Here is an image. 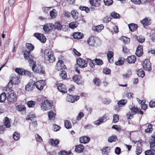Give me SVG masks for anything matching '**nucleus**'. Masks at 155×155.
<instances>
[{"mask_svg": "<svg viewBox=\"0 0 155 155\" xmlns=\"http://www.w3.org/2000/svg\"><path fill=\"white\" fill-rule=\"evenodd\" d=\"M111 102V100L109 98H104L103 99L102 102L104 104H108Z\"/></svg>", "mask_w": 155, "mask_h": 155, "instance_id": "56", "label": "nucleus"}, {"mask_svg": "<svg viewBox=\"0 0 155 155\" xmlns=\"http://www.w3.org/2000/svg\"><path fill=\"white\" fill-rule=\"evenodd\" d=\"M142 152L141 147L140 146H137V147L136 153L137 155H139Z\"/></svg>", "mask_w": 155, "mask_h": 155, "instance_id": "53", "label": "nucleus"}, {"mask_svg": "<svg viewBox=\"0 0 155 155\" xmlns=\"http://www.w3.org/2000/svg\"><path fill=\"white\" fill-rule=\"evenodd\" d=\"M35 140L37 142H42L43 140L41 137L38 134H36L35 135Z\"/></svg>", "mask_w": 155, "mask_h": 155, "instance_id": "52", "label": "nucleus"}, {"mask_svg": "<svg viewBox=\"0 0 155 155\" xmlns=\"http://www.w3.org/2000/svg\"><path fill=\"white\" fill-rule=\"evenodd\" d=\"M143 66L145 70L150 71L151 70V64L148 59H146L144 61Z\"/></svg>", "mask_w": 155, "mask_h": 155, "instance_id": "10", "label": "nucleus"}, {"mask_svg": "<svg viewBox=\"0 0 155 155\" xmlns=\"http://www.w3.org/2000/svg\"><path fill=\"white\" fill-rule=\"evenodd\" d=\"M135 54L138 57H140L143 55V49L142 45H139L137 46Z\"/></svg>", "mask_w": 155, "mask_h": 155, "instance_id": "18", "label": "nucleus"}, {"mask_svg": "<svg viewBox=\"0 0 155 155\" xmlns=\"http://www.w3.org/2000/svg\"><path fill=\"white\" fill-rule=\"evenodd\" d=\"M87 63H88L90 66L91 68H94V60H93L92 61L89 58H87Z\"/></svg>", "mask_w": 155, "mask_h": 155, "instance_id": "49", "label": "nucleus"}, {"mask_svg": "<svg viewBox=\"0 0 155 155\" xmlns=\"http://www.w3.org/2000/svg\"><path fill=\"white\" fill-rule=\"evenodd\" d=\"M131 75V71L130 70L127 71L126 74H123V76L124 78H126L130 77Z\"/></svg>", "mask_w": 155, "mask_h": 155, "instance_id": "55", "label": "nucleus"}, {"mask_svg": "<svg viewBox=\"0 0 155 155\" xmlns=\"http://www.w3.org/2000/svg\"><path fill=\"white\" fill-rule=\"evenodd\" d=\"M62 25L60 22H55L54 24L53 25V26H54L55 28L57 29L58 30H61L62 27Z\"/></svg>", "mask_w": 155, "mask_h": 155, "instance_id": "35", "label": "nucleus"}, {"mask_svg": "<svg viewBox=\"0 0 155 155\" xmlns=\"http://www.w3.org/2000/svg\"><path fill=\"white\" fill-rule=\"evenodd\" d=\"M64 126L65 127L68 129L71 127V123L68 120H66L64 121Z\"/></svg>", "mask_w": 155, "mask_h": 155, "instance_id": "50", "label": "nucleus"}, {"mask_svg": "<svg viewBox=\"0 0 155 155\" xmlns=\"http://www.w3.org/2000/svg\"><path fill=\"white\" fill-rule=\"evenodd\" d=\"M90 138L86 136L82 137L80 138V141L81 143H86L89 142Z\"/></svg>", "mask_w": 155, "mask_h": 155, "instance_id": "23", "label": "nucleus"}, {"mask_svg": "<svg viewBox=\"0 0 155 155\" xmlns=\"http://www.w3.org/2000/svg\"><path fill=\"white\" fill-rule=\"evenodd\" d=\"M119 120V116L117 114H115L113 115V122L116 123Z\"/></svg>", "mask_w": 155, "mask_h": 155, "instance_id": "58", "label": "nucleus"}, {"mask_svg": "<svg viewBox=\"0 0 155 155\" xmlns=\"http://www.w3.org/2000/svg\"><path fill=\"white\" fill-rule=\"evenodd\" d=\"M51 105V104L48 101H45L41 104V109L43 110H46L50 108Z\"/></svg>", "mask_w": 155, "mask_h": 155, "instance_id": "8", "label": "nucleus"}, {"mask_svg": "<svg viewBox=\"0 0 155 155\" xmlns=\"http://www.w3.org/2000/svg\"><path fill=\"white\" fill-rule=\"evenodd\" d=\"M150 19L147 18H145L142 20L141 21V22L143 24L144 27L146 25H149L150 24Z\"/></svg>", "mask_w": 155, "mask_h": 155, "instance_id": "29", "label": "nucleus"}, {"mask_svg": "<svg viewBox=\"0 0 155 155\" xmlns=\"http://www.w3.org/2000/svg\"><path fill=\"white\" fill-rule=\"evenodd\" d=\"M84 149V147L83 145L80 144L76 147L75 151L78 153H81L83 152Z\"/></svg>", "mask_w": 155, "mask_h": 155, "instance_id": "28", "label": "nucleus"}, {"mask_svg": "<svg viewBox=\"0 0 155 155\" xmlns=\"http://www.w3.org/2000/svg\"><path fill=\"white\" fill-rule=\"evenodd\" d=\"M152 137V141L150 143V146L151 150L146 151L145 152V155H154V153L152 151L155 153V133Z\"/></svg>", "mask_w": 155, "mask_h": 155, "instance_id": "3", "label": "nucleus"}, {"mask_svg": "<svg viewBox=\"0 0 155 155\" xmlns=\"http://www.w3.org/2000/svg\"><path fill=\"white\" fill-rule=\"evenodd\" d=\"M53 24H47L45 25L43 27V29L45 31L48 32L52 28Z\"/></svg>", "mask_w": 155, "mask_h": 155, "instance_id": "31", "label": "nucleus"}, {"mask_svg": "<svg viewBox=\"0 0 155 155\" xmlns=\"http://www.w3.org/2000/svg\"><path fill=\"white\" fill-rule=\"evenodd\" d=\"M104 1L105 5L107 6L112 5L113 2L112 0H104Z\"/></svg>", "mask_w": 155, "mask_h": 155, "instance_id": "59", "label": "nucleus"}, {"mask_svg": "<svg viewBox=\"0 0 155 155\" xmlns=\"http://www.w3.org/2000/svg\"><path fill=\"white\" fill-rule=\"evenodd\" d=\"M102 154L104 155H108V154L110 152L109 147H106L104 148L102 150Z\"/></svg>", "mask_w": 155, "mask_h": 155, "instance_id": "40", "label": "nucleus"}, {"mask_svg": "<svg viewBox=\"0 0 155 155\" xmlns=\"http://www.w3.org/2000/svg\"><path fill=\"white\" fill-rule=\"evenodd\" d=\"M35 86L39 90H41L45 85V82L43 80H40L35 83Z\"/></svg>", "mask_w": 155, "mask_h": 155, "instance_id": "12", "label": "nucleus"}, {"mask_svg": "<svg viewBox=\"0 0 155 155\" xmlns=\"http://www.w3.org/2000/svg\"><path fill=\"white\" fill-rule=\"evenodd\" d=\"M131 112H129L127 114V116L128 117V119H130L133 117V115L137 113L138 114H142L143 112L141 110H139L138 109L133 106L130 108Z\"/></svg>", "mask_w": 155, "mask_h": 155, "instance_id": "7", "label": "nucleus"}, {"mask_svg": "<svg viewBox=\"0 0 155 155\" xmlns=\"http://www.w3.org/2000/svg\"><path fill=\"white\" fill-rule=\"evenodd\" d=\"M94 62L95 64L97 65H101L103 64V61L100 59H96L94 60Z\"/></svg>", "mask_w": 155, "mask_h": 155, "instance_id": "47", "label": "nucleus"}, {"mask_svg": "<svg viewBox=\"0 0 155 155\" xmlns=\"http://www.w3.org/2000/svg\"><path fill=\"white\" fill-rule=\"evenodd\" d=\"M7 94V100L9 103H13L15 101L17 100L16 94L14 93L13 90H7L6 91Z\"/></svg>", "mask_w": 155, "mask_h": 155, "instance_id": "6", "label": "nucleus"}, {"mask_svg": "<svg viewBox=\"0 0 155 155\" xmlns=\"http://www.w3.org/2000/svg\"><path fill=\"white\" fill-rule=\"evenodd\" d=\"M127 102V101L126 100H122L118 102L117 104L119 106L121 107L125 106Z\"/></svg>", "mask_w": 155, "mask_h": 155, "instance_id": "38", "label": "nucleus"}, {"mask_svg": "<svg viewBox=\"0 0 155 155\" xmlns=\"http://www.w3.org/2000/svg\"><path fill=\"white\" fill-rule=\"evenodd\" d=\"M13 84H14L13 83V82L12 81H10V80L9 82L6 86L7 87V88L6 89V91H7V90H9V89H10V90H12L11 88Z\"/></svg>", "mask_w": 155, "mask_h": 155, "instance_id": "60", "label": "nucleus"}, {"mask_svg": "<svg viewBox=\"0 0 155 155\" xmlns=\"http://www.w3.org/2000/svg\"><path fill=\"white\" fill-rule=\"evenodd\" d=\"M106 118L107 117L104 115L102 117L95 121L94 124L96 125H99L103 123L106 121L107 120Z\"/></svg>", "mask_w": 155, "mask_h": 155, "instance_id": "20", "label": "nucleus"}, {"mask_svg": "<svg viewBox=\"0 0 155 155\" xmlns=\"http://www.w3.org/2000/svg\"><path fill=\"white\" fill-rule=\"evenodd\" d=\"M136 60V57L134 55L130 56L126 59L127 61L129 64L134 63Z\"/></svg>", "mask_w": 155, "mask_h": 155, "instance_id": "22", "label": "nucleus"}, {"mask_svg": "<svg viewBox=\"0 0 155 155\" xmlns=\"http://www.w3.org/2000/svg\"><path fill=\"white\" fill-rule=\"evenodd\" d=\"M78 24V23L76 21L72 22L70 23L69 26L71 28L73 29L76 27Z\"/></svg>", "mask_w": 155, "mask_h": 155, "instance_id": "45", "label": "nucleus"}, {"mask_svg": "<svg viewBox=\"0 0 155 155\" xmlns=\"http://www.w3.org/2000/svg\"><path fill=\"white\" fill-rule=\"evenodd\" d=\"M13 137L15 140L17 141L19 139L20 135L18 133L15 132L13 134Z\"/></svg>", "mask_w": 155, "mask_h": 155, "instance_id": "48", "label": "nucleus"}, {"mask_svg": "<svg viewBox=\"0 0 155 155\" xmlns=\"http://www.w3.org/2000/svg\"><path fill=\"white\" fill-rule=\"evenodd\" d=\"M73 38L77 39H82L84 37L83 34L79 32H75L73 35Z\"/></svg>", "mask_w": 155, "mask_h": 155, "instance_id": "24", "label": "nucleus"}, {"mask_svg": "<svg viewBox=\"0 0 155 155\" xmlns=\"http://www.w3.org/2000/svg\"><path fill=\"white\" fill-rule=\"evenodd\" d=\"M137 40L139 42L142 43L145 40V38L143 36H139L137 37Z\"/></svg>", "mask_w": 155, "mask_h": 155, "instance_id": "54", "label": "nucleus"}, {"mask_svg": "<svg viewBox=\"0 0 155 155\" xmlns=\"http://www.w3.org/2000/svg\"><path fill=\"white\" fill-rule=\"evenodd\" d=\"M10 81H12L14 84H18L20 83L19 77L13 75L10 78Z\"/></svg>", "mask_w": 155, "mask_h": 155, "instance_id": "19", "label": "nucleus"}, {"mask_svg": "<svg viewBox=\"0 0 155 155\" xmlns=\"http://www.w3.org/2000/svg\"><path fill=\"white\" fill-rule=\"evenodd\" d=\"M94 84L97 86H99L100 84V81L99 79L95 78L93 80Z\"/></svg>", "mask_w": 155, "mask_h": 155, "instance_id": "63", "label": "nucleus"}, {"mask_svg": "<svg viewBox=\"0 0 155 155\" xmlns=\"http://www.w3.org/2000/svg\"><path fill=\"white\" fill-rule=\"evenodd\" d=\"M88 44L91 46L97 47L100 46L101 44V41L97 37L91 36L87 41Z\"/></svg>", "mask_w": 155, "mask_h": 155, "instance_id": "4", "label": "nucleus"}, {"mask_svg": "<svg viewBox=\"0 0 155 155\" xmlns=\"http://www.w3.org/2000/svg\"><path fill=\"white\" fill-rule=\"evenodd\" d=\"M60 77L63 79H65L67 76V74L65 71H62L60 74Z\"/></svg>", "mask_w": 155, "mask_h": 155, "instance_id": "62", "label": "nucleus"}, {"mask_svg": "<svg viewBox=\"0 0 155 155\" xmlns=\"http://www.w3.org/2000/svg\"><path fill=\"white\" fill-rule=\"evenodd\" d=\"M26 50L24 53L25 58L28 61L34 59V57L30 54V52L34 49L33 45L30 43H27L26 45Z\"/></svg>", "mask_w": 155, "mask_h": 155, "instance_id": "2", "label": "nucleus"}, {"mask_svg": "<svg viewBox=\"0 0 155 155\" xmlns=\"http://www.w3.org/2000/svg\"><path fill=\"white\" fill-rule=\"evenodd\" d=\"M44 55L45 59L49 62L52 63L55 61V58L52 51L50 50L46 49L44 51Z\"/></svg>", "mask_w": 155, "mask_h": 155, "instance_id": "5", "label": "nucleus"}, {"mask_svg": "<svg viewBox=\"0 0 155 155\" xmlns=\"http://www.w3.org/2000/svg\"><path fill=\"white\" fill-rule=\"evenodd\" d=\"M111 16L114 18H120V15L115 12H112L110 14Z\"/></svg>", "mask_w": 155, "mask_h": 155, "instance_id": "51", "label": "nucleus"}, {"mask_svg": "<svg viewBox=\"0 0 155 155\" xmlns=\"http://www.w3.org/2000/svg\"><path fill=\"white\" fill-rule=\"evenodd\" d=\"M57 88L58 90L63 93H66L67 91V89L65 85L61 83L57 84Z\"/></svg>", "mask_w": 155, "mask_h": 155, "instance_id": "13", "label": "nucleus"}, {"mask_svg": "<svg viewBox=\"0 0 155 155\" xmlns=\"http://www.w3.org/2000/svg\"><path fill=\"white\" fill-rule=\"evenodd\" d=\"M113 53L111 51H109L107 54V58L108 61L110 63H112L113 62Z\"/></svg>", "mask_w": 155, "mask_h": 155, "instance_id": "27", "label": "nucleus"}, {"mask_svg": "<svg viewBox=\"0 0 155 155\" xmlns=\"http://www.w3.org/2000/svg\"><path fill=\"white\" fill-rule=\"evenodd\" d=\"M27 104L29 107H35L36 102L34 101H28Z\"/></svg>", "mask_w": 155, "mask_h": 155, "instance_id": "41", "label": "nucleus"}, {"mask_svg": "<svg viewBox=\"0 0 155 155\" xmlns=\"http://www.w3.org/2000/svg\"><path fill=\"white\" fill-rule=\"evenodd\" d=\"M121 39L124 43L126 44L129 43L130 40V38L125 36L122 37L121 38Z\"/></svg>", "mask_w": 155, "mask_h": 155, "instance_id": "39", "label": "nucleus"}, {"mask_svg": "<svg viewBox=\"0 0 155 155\" xmlns=\"http://www.w3.org/2000/svg\"><path fill=\"white\" fill-rule=\"evenodd\" d=\"M80 9L82 11H85L87 12H88L89 11V9L88 8L85 6L79 7Z\"/></svg>", "mask_w": 155, "mask_h": 155, "instance_id": "61", "label": "nucleus"}, {"mask_svg": "<svg viewBox=\"0 0 155 155\" xmlns=\"http://www.w3.org/2000/svg\"><path fill=\"white\" fill-rule=\"evenodd\" d=\"M137 75L139 77L143 78L145 76V73L142 69H140L137 71Z\"/></svg>", "mask_w": 155, "mask_h": 155, "instance_id": "44", "label": "nucleus"}, {"mask_svg": "<svg viewBox=\"0 0 155 155\" xmlns=\"http://www.w3.org/2000/svg\"><path fill=\"white\" fill-rule=\"evenodd\" d=\"M117 140V137L116 135H113L109 137L108 141L111 143L113 142H115Z\"/></svg>", "mask_w": 155, "mask_h": 155, "instance_id": "36", "label": "nucleus"}, {"mask_svg": "<svg viewBox=\"0 0 155 155\" xmlns=\"http://www.w3.org/2000/svg\"><path fill=\"white\" fill-rule=\"evenodd\" d=\"M80 97L79 96H74L69 95L68 96L67 99V101L68 102L74 103L75 101H77L79 99Z\"/></svg>", "mask_w": 155, "mask_h": 155, "instance_id": "17", "label": "nucleus"}, {"mask_svg": "<svg viewBox=\"0 0 155 155\" xmlns=\"http://www.w3.org/2000/svg\"><path fill=\"white\" fill-rule=\"evenodd\" d=\"M34 59L28 61L30 66H32V70L35 72L40 74H44L45 73V69L41 65H35V62L34 60Z\"/></svg>", "mask_w": 155, "mask_h": 155, "instance_id": "1", "label": "nucleus"}, {"mask_svg": "<svg viewBox=\"0 0 155 155\" xmlns=\"http://www.w3.org/2000/svg\"><path fill=\"white\" fill-rule=\"evenodd\" d=\"M15 71L19 75H22L23 74H25L29 77L30 75V72L28 71H26L24 69L19 68H16L15 70Z\"/></svg>", "mask_w": 155, "mask_h": 155, "instance_id": "11", "label": "nucleus"}, {"mask_svg": "<svg viewBox=\"0 0 155 155\" xmlns=\"http://www.w3.org/2000/svg\"><path fill=\"white\" fill-rule=\"evenodd\" d=\"M56 114L55 113L52 111H50L48 113V120H54Z\"/></svg>", "mask_w": 155, "mask_h": 155, "instance_id": "25", "label": "nucleus"}, {"mask_svg": "<svg viewBox=\"0 0 155 155\" xmlns=\"http://www.w3.org/2000/svg\"><path fill=\"white\" fill-rule=\"evenodd\" d=\"M35 82L32 81L28 82L25 86V89L26 91H31L35 87Z\"/></svg>", "mask_w": 155, "mask_h": 155, "instance_id": "16", "label": "nucleus"}, {"mask_svg": "<svg viewBox=\"0 0 155 155\" xmlns=\"http://www.w3.org/2000/svg\"><path fill=\"white\" fill-rule=\"evenodd\" d=\"M111 19L112 18L111 17L108 16H106L104 18L103 21V22L107 23L110 21Z\"/></svg>", "mask_w": 155, "mask_h": 155, "instance_id": "57", "label": "nucleus"}, {"mask_svg": "<svg viewBox=\"0 0 155 155\" xmlns=\"http://www.w3.org/2000/svg\"><path fill=\"white\" fill-rule=\"evenodd\" d=\"M4 125L7 128L10 127V119L7 117L5 118L4 119Z\"/></svg>", "mask_w": 155, "mask_h": 155, "instance_id": "30", "label": "nucleus"}, {"mask_svg": "<svg viewBox=\"0 0 155 155\" xmlns=\"http://www.w3.org/2000/svg\"><path fill=\"white\" fill-rule=\"evenodd\" d=\"M57 11L55 9H53L50 12V16L53 18H54L56 17L57 15Z\"/></svg>", "mask_w": 155, "mask_h": 155, "instance_id": "42", "label": "nucleus"}, {"mask_svg": "<svg viewBox=\"0 0 155 155\" xmlns=\"http://www.w3.org/2000/svg\"><path fill=\"white\" fill-rule=\"evenodd\" d=\"M7 98L6 94L4 92L2 93L0 95V102H4Z\"/></svg>", "mask_w": 155, "mask_h": 155, "instance_id": "34", "label": "nucleus"}, {"mask_svg": "<svg viewBox=\"0 0 155 155\" xmlns=\"http://www.w3.org/2000/svg\"><path fill=\"white\" fill-rule=\"evenodd\" d=\"M89 2L92 6L97 7L99 5L98 2L96 0H90Z\"/></svg>", "mask_w": 155, "mask_h": 155, "instance_id": "37", "label": "nucleus"}, {"mask_svg": "<svg viewBox=\"0 0 155 155\" xmlns=\"http://www.w3.org/2000/svg\"><path fill=\"white\" fill-rule=\"evenodd\" d=\"M153 130L152 128V125L151 124H149L147 127V128L145 130V131L146 133H151Z\"/></svg>", "mask_w": 155, "mask_h": 155, "instance_id": "46", "label": "nucleus"}, {"mask_svg": "<svg viewBox=\"0 0 155 155\" xmlns=\"http://www.w3.org/2000/svg\"><path fill=\"white\" fill-rule=\"evenodd\" d=\"M60 141L58 139L54 140L53 139H51L49 140V143L50 144L53 146H57L59 143Z\"/></svg>", "mask_w": 155, "mask_h": 155, "instance_id": "26", "label": "nucleus"}, {"mask_svg": "<svg viewBox=\"0 0 155 155\" xmlns=\"http://www.w3.org/2000/svg\"><path fill=\"white\" fill-rule=\"evenodd\" d=\"M71 14L73 18L74 19L76 20L78 18V13L77 11H71Z\"/></svg>", "mask_w": 155, "mask_h": 155, "instance_id": "43", "label": "nucleus"}, {"mask_svg": "<svg viewBox=\"0 0 155 155\" xmlns=\"http://www.w3.org/2000/svg\"><path fill=\"white\" fill-rule=\"evenodd\" d=\"M128 26L130 30L132 32L135 31L137 27V25L133 23L129 24Z\"/></svg>", "mask_w": 155, "mask_h": 155, "instance_id": "33", "label": "nucleus"}, {"mask_svg": "<svg viewBox=\"0 0 155 155\" xmlns=\"http://www.w3.org/2000/svg\"><path fill=\"white\" fill-rule=\"evenodd\" d=\"M104 26L103 25L101 24L97 26L96 27H93L92 29L93 31L95 32H100L104 29Z\"/></svg>", "mask_w": 155, "mask_h": 155, "instance_id": "21", "label": "nucleus"}, {"mask_svg": "<svg viewBox=\"0 0 155 155\" xmlns=\"http://www.w3.org/2000/svg\"><path fill=\"white\" fill-rule=\"evenodd\" d=\"M66 68L63 62L62 61L59 60L57 63L55 68L58 71H60L61 70L65 69Z\"/></svg>", "mask_w": 155, "mask_h": 155, "instance_id": "14", "label": "nucleus"}, {"mask_svg": "<svg viewBox=\"0 0 155 155\" xmlns=\"http://www.w3.org/2000/svg\"><path fill=\"white\" fill-rule=\"evenodd\" d=\"M16 107L18 111L24 112L25 111L26 107L24 105H18L16 106Z\"/></svg>", "mask_w": 155, "mask_h": 155, "instance_id": "32", "label": "nucleus"}, {"mask_svg": "<svg viewBox=\"0 0 155 155\" xmlns=\"http://www.w3.org/2000/svg\"><path fill=\"white\" fill-rule=\"evenodd\" d=\"M87 61L79 58L77 59V62L78 65L81 68H84L87 66Z\"/></svg>", "mask_w": 155, "mask_h": 155, "instance_id": "9", "label": "nucleus"}, {"mask_svg": "<svg viewBox=\"0 0 155 155\" xmlns=\"http://www.w3.org/2000/svg\"><path fill=\"white\" fill-rule=\"evenodd\" d=\"M34 36L42 42L45 43L46 41V38L42 34L36 33L34 34Z\"/></svg>", "mask_w": 155, "mask_h": 155, "instance_id": "15", "label": "nucleus"}, {"mask_svg": "<svg viewBox=\"0 0 155 155\" xmlns=\"http://www.w3.org/2000/svg\"><path fill=\"white\" fill-rule=\"evenodd\" d=\"M150 39L153 42H155V33L150 34Z\"/></svg>", "mask_w": 155, "mask_h": 155, "instance_id": "64", "label": "nucleus"}]
</instances>
